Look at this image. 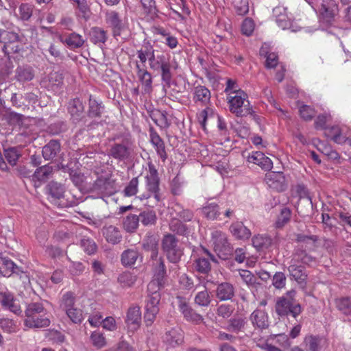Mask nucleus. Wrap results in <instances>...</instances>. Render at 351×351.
Listing matches in <instances>:
<instances>
[{
  "label": "nucleus",
  "instance_id": "63",
  "mask_svg": "<svg viewBox=\"0 0 351 351\" xmlns=\"http://www.w3.org/2000/svg\"><path fill=\"white\" fill-rule=\"evenodd\" d=\"M0 328L5 332L12 333L16 330V323L8 318L0 319Z\"/></svg>",
  "mask_w": 351,
  "mask_h": 351
},
{
  "label": "nucleus",
  "instance_id": "20",
  "mask_svg": "<svg viewBox=\"0 0 351 351\" xmlns=\"http://www.w3.org/2000/svg\"><path fill=\"white\" fill-rule=\"evenodd\" d=\"M338 12V7L334 0H326L322 4L320 14L323 19L328 23H330Z\"/></svg>",
  "mask_w": 351,
  "mask_h": 351
},
{
  "label": "nucleus",
  "instance_id": "58",
  "mask_svg": "<svg viewBox=\"0 0 351 351\" xmlns=\"http://www.w3.org/2000/svg\"><path fill=\"white\" fill-rule=\"evenodd\" d=\"M2 35L1 36L0 43L4 44L3 47H6L8 45H10L11 43H14L18 40L19 35L13 32H8L5 30L1 31Z\"/></svg>",
  "mask_w": 351,
  "mask_h": 351
},
{
  "label": "nucleus",
  "instance_id": "30",
  "mask_svg": "<svg viewBox=\"0 0 351 351\" xmlns=\"http://www.w3.org/2000/svg\"><path fill=\"white\" fill-rule=\"evenodd\" d=\"M193 101L206 106L210 103V91L204 86H197L194 88Z\"/></svg>",
  "mask_w": 351,
  "mask_h": 351
},
{
  "label": "nucleus",
  "instance_id": "17",
  "mask_svg": "<svg viewBox=\"0 0 351 351\" xmlns=\"http://www.w3.org/2000/svg\"><path fill=\"white\" fill-rule=\"evenodd\" d=\"M247 326V320L241 315H234L227 322L226 329L232 333L244 332Z\"/></svg>",
  "mask_w": 351,
  "mask_h": 351
},
{
  "label": "nucleus",
  "instance_id": "50",
  "mask_svg": "<svg viewBox=\"0 0 351 351\" xmlns=\"http://www.w3.org/2000/svg\"><path fill=\"white\" fill-rule=\"evenodd\" d=\"M136 280V276L131 272L126 271L121 274L118 277V282L123 287H132Z\"/></svg>",
  "mask_w": 351,
  "mask_h": 351
},
{
  "label": "nucleus",
  "instance_id": "61",
  "mask_svg": "<svg viewBox=\"0 0 351 351\" xmlns=\"http://www.w3.org/2000/svg\"><path fill=\"white\" fill-rule=\"evenodd\" d=\"M287 278L283 272H276L272 278V285L277 289H282L286 285Z\"/></svg>",
  "mask_w": 351,
  "mask_h": 351
},
{
  "label": "nucleus",
  "instance_id": "23",
  "mask_svg": "<svg viewBox=\"0 0 351 351\" xmlns=\"http://www.w3.org/2000/svg\"><path fill=\"white\" fill-rule=\"evenodd\" d=\"M35 76V71L28 64L19 66L15 70V79L19 82L32 81Z\"/></svg>",
  "mask_w": 351,
  "mask_h": 351
},
{
  "label": "nucleus",
  "instance_id": "14",
  "mask_svg": "<svg viewBox=\"0 0 351 351\" xmlns=\"http://www.w3.org/2000/svg\"><path fill=\"white\" fill-rule=\"evenodd\" d=\"M247 160L259 166L264 171H270L273 167L271 160L261 152H253L249 154Z\"/></svg>",
  "mask_w": 351,
  "mask_h": 351
},
{
  "label": "nucleus",
  "instance_id": "4",
  "mask_svg": "<svg viewBox=\"0 0 351 351\" xmlns=\"http://www.w3.org/2000/svg\"><path fill=\"white\" fill-rule=\"evenodd\" d=\"M179 241L170 233L164 235L162 239V249L167 258L172 263H178L183 255L182 249L178 245Z\"/></svg>",
  "mask_w": 351,
  "mask_h": 351
},
{
  "label": "nucleus",
  "instance_id": "22",
  "mask_svg": "<svg viewBox=\"0 0 351 351\" xmlns=\"http://www.w3.org/2000/svg\"><path fill=\"white\" fill-rule=\"evenodd\" d=\"M149 135L151 143L155 147L158 155L160 157L162 161H165L167 159V155L165 151V146L163 140L153 128L149 129Z\"/></svg>",
  "mask_w": 351,
  "mask_h": 351
},
{
  "label": "nucleus",
  "instance_id": "32",
  "mask_svg": "<svg viewBox=\"0 0 351 351\" xmlns=\"http://www.w3.org/2000/svg\"><path fill=\"white\" fill-rule=\"evenodd\" d=\"M230 230L232 235L238 239H247L252 234L250 230L242 222L233 223L230 227Z\"/></svg>",
  "mask_w": 351,
  "mask_h": 351
},
{
  "label": "nucleus",
  "instance_id": "27",
  "mask_svg": "<svg viewBox=\"0 0 351 351\" xmlns=\"http://www.w3.org/2000/svg\"><path fill=\"white\" fill-rule=\"evenodd\" d=\"M61 151L58 141L51 140L43 147L42 154L46 160H53Z\"/></svg>",
  "mask_w": 351,
  "mask_h": 351
},
{
  "label": "nucleus",
  "instance_id": "6",
  "mask_svg": "<svg viewBox=\"0 0 351 351\" xmlns=\"http://www.w3.org/2000/svg\"><path fill=\"white\" fill-rule=\"evenodd\" d=\"M146 188L147 192L142 195L140 198L148 199L153 196L157 202L160 200L159 191V178L158 172L153 165H149V173L145 177Z\"/></svg>",
  "mask_w": 351,
  "mask_h": 351
},
{
  "label": "nucleus",
  "instance_id": "35",
  "mask_svg": "<svg viewBox=\"0 0 351 351\" xmlns=\"http://www.w3.org/2000/svg\"><path fill=\"white\" fill-rule=\"evenodd\" d=\"M137 75L144 86V90L146 93H149L152 89V77L149 72L146 69L141 68L138 64H136Z\"/></svg>",
  "mask_w": 351,
  "mask_h": 351
},
{
  "label": "nucleus",
  "instance_id": "1",
  "mask_svg": "<svg viewBox=\"0 0 351 351\" xmlns=\"http://www.w3.org/2000/svg\"><path fill=\"white\" fill-rule=\"evenodd\" d=\"M296 292L288 291L281 297L277 298L275 304V312L281 317L289 316L296 319L302 313L300 304L295 300Z\"/></svg>",
  "mask_w": 351,
  "mask_h": 351
},
{
  "label": "nucleus",
  "instance_id": "43",
  "mask_svg": "<svg viewBox=\"0 0 351 351\" xmlns=\"http://www.w3.org/2000/svg\"><path fill=\"white\" fill-rule=\"evenodd\" d=\"M90 40L94 44L104 43L107 40V32L103 29L94 27L90 32Z\"/></svg>",
  "mask_w": 351,
  "mask_h": 351
},
{
  "label": "nucleus",
  "instance_id": "8",
  "mask_svg": "<svg viewBox=\"0 0 351 351\" xmlns=\"http://www.w3.org/2000/svg\"><path fill=\"white\" fill-rule=\"evenodd\" d=\"M210 261H217L214 256L208 250L202 247L199 257L194 261V269L199 273L207 274L211 269Z\"/></svg>",
  "mask_w": 351,
  "mask_h": 351
},
{
  "label": "nucleus",
  "instance_id": "48",
  "mask_svg": "<svg viewBox=\"0 0 351 351\" xmlns=\"http://www.w3.org/2000/svg\"><path fill=\"white\" fill-rule=\"evenodd\" d=\"M172 209L176 213L177 217L182 219L184 221H191L194 216L193 213L189 209H184L181 205L176 204Z\"/></svg>",
  "mask_w": 351,
  "mask_h": 351
},
{
  "label": "nucleus",
  "instance_id": "51",
  "mask_svg": "<svg viewBox=\"0 0 351 351\" xmlns=\"http://www.w3.org/2000/svg\"><path fill=\"white\" fill-rule=\"evenodd\" d=\"M165 280L153 278L147 285V294H160V291L165 287Z\"/></svg>",
  "mask_w": 351,
  "mask_h": 351
},
{
  "label": "nucleus",
  "instance_id": "53",
  "mask_svg": "<svg viewBox=\"0 0 351 351\" xmlns=\"http://www.w3.org/2000/svg\"><path fill=\"white\" fill-rule=\"evenodd\" d=\"M291 216V210L288 208H283L278 216L276 221V226L278 228L285 226V225L290 221Z\"/></svg>",
  "mask_w": 351,
  "mask_h": 351
},
{
  "label": "nucleus",
  "instance_id": "26",
  "mask_svg": "<svg viewBox=\"0 0 351 351\" xmlns=\"http://www.w3.org/2000/svg\"><path fill=\"white\" fill-rule=\"evenodd\" d=\"M2 265L5 268L4 274H6L10 272L11 274H15L19 276V278L23 280V283L29 282L28 276L19 267H18L12 260L8 258H2Z\"/></svg>",
  "mask_w": 351,
  "mask_h": 351
},
{
  "label": "nucleus",
  "instance_id": "16",
  "mask_svg": "<svg viewBox=\"0 0 351 351\" xmlns=\"http://www.w3.org/2000/svg\"><path fill=\"white\" fill-rule=\"evenodd\" d=\"M60 168L65 169V167L63 165H61V167L59 165L56 166H51L50 165L42 166L36 169L34 173L32 176L33 180L39 182H45L52 177L56 171H58Z\"/></svg>",
  "mask_w": 351,
  "mask_h": 351
},
{
  "label": "nucleus",
  "instance_id": "52",
  "mask_svg": "<svg viewBox=\"0 0 351 351\" xmlns=\"http://www.w3.org/2000/svg\"><path fill=\"white\" fill-rule=\"evenodd\" d=\"M329 134L331 138L337 143L341 144L347 141L348 136L342 134V129L338 126H333L329 130Z\"/></svg>",
  "mask_w": 351,
  "mask_h": 351
},
{
  "label": "nucleus",
  "instance_id": "34",
  "mask_svg": "<svg viewBox=\"0 0 351 351\" xmlns=\"http://www.w3.org/2000/svg\"><path fill=\"white\" fill-rule=\"evenodd\" d=\"M102 233L105 239L108 243L117 244L121 241V234L119 230L113 226L104 227Z\"/></svg>",
  "mask_w": 351,
  "mask_h": 351
},
{
  "label": "nucleus",
  "instance_id": "7",
  "mask_svg": "<svg viewBox=\"0 0 351 351\" xmlns=\"http://www.w3.org/2000/svg\"><path fill=\"white\" fill-rule=\"evenodd\" d=\"M90 191L98 195L110 196L115 193L117 187L115 182L108 175L99 176L92 184Z\"/></svg>",
  "mask_w": 351,
  "mask_h": 351
},
{
  "label": "nucleus",
  "instance_id": "24",
  "mask_svg": "<svg viewBox=\"0 0 351 351\" xmlns=\"http://www.w3.org/2000/svg\"><path fill=\"white\" fill-rule=\"evenodd\" d=\"M287 269L292 279L295 280L299 284L305 283L307 274L304 266L290 262Z\"/></svg>",
  "mask_w": 351,
  "mask_h": 351
},
{
  "label": "nucleus",
  "instance_id": "39",
  "mask_svg": "<svg viewBox=\"0 0 351 351\" xmlns=\"http://www.w3.org/2000/svg\"><path fill=\"white\" fill-rule=\"evenodd\" d=\"M139 257V253L136 250L128 249L123 252L121 254V263L124 266H133Z\"/></svg>",
  "mask_w": 351,
  "mask_h": 351
},
{
  "label": "nucleus",
  "instance_id": "40",
  "mask_svg": "<svg viewBox=\"0 0 351 351\" xmlns=\"http://www.w3.org/2000/svg\"><path fill=\"white\" fill-rule=\"evenodd\" d=\"M4 156L8 162L14 166L21 157V149L19 147H12L4 149Z\"/></svg>",
  "mask_w": 351,
  "mask_h": 351
},
{
  "label": "nucleus",
  "instance_id": "29",
  "mask_svg": "<svg viewBox=\"0 0 351 351\" xmlns=\"http://www.w3.org/2000/svg\"><path fill=\"white\" fill-rule=\"evenodd\" d=\"M106 21L112 28L114 36L120 34L123 25L118 12L115 11L107 12L106 13Z\"/></svg>",
  "mask_w": 351,
  "mask_h": 351
},
{
  "label": "nucleus",
  "instance_id": "49",
  "mask_svg": "<svg viewBox=\"0 0 351 351\" xmlns=\"http://www.w3.org/2000/svg\"><path fill=\"white\" fill-rule=\"evenodd\" d=\"M138 216L139 221H141L144 226L154 225L156 221V213L152 210H144Z\"/></svg>",
  "mask_w": 351,
  "mask_h": 351
},
{
  "label": "nucleus",
  "instance_id": "10",
  "mask_svg": "<svg viewBox=\"0 0 351 351\" xmlns=\"http://www.w3.org/2000/svg\"><path fill=\"white\" fill-rule=\"evenodd\" d=\"M125 323L128 329L132 332L137 330L141 323V311L137 305L129 307L126 313Z\"/></svg>",
  "mask_w": 351,
  "mask_h": 351
},
{
  "label": "nucleus",
  "instance_id": "41",
  "mask_svg": "<svg viewBox=\"0 0 351 351\" xmlns=\"http://www.w3.org/2000/svg\"><path fill=\"white\" fill-rule=\"evenodd\" d=\"M139 225V217L136 215L130 214L123 220V227L128 232H134Z\"/></svg>",
  "mask_w": 351,
  "mask_h": 351
},
{
  "label": "nucleus",
  "instance_id": "57",
  "mask_svg": "<svg viewBox=\"0 0 351 351\" xmlns=\"http://www.w3.org/2000/svg\"><path fill=\"white\" fill-rule=\"evenodd\" d=\"M184 317L189 322L199 324L204 321L203 317L197 313L195 310L190 307L187 311L182 313Z\"/></svg>",
  "mask_w": 351,
  "mask_h": 351
},
{
  "label": "nucleus",
  "instance_id": "45",
  "mask_svg": "<svg viewBox=\"0 0 351 351\" xmlns=\"http://www.w3.org/2000/svg\"><path fill=\"white\" fill-rule=\"evenodd\" d=\"M169 230L181 236H185L189 233L188 227L180 220L173 218L169 223Z\"/></svg>",
  "mask_w": 351,
  "mask_h": 351
},
{
  "label": "nucleus",
  "instance_id": "55",
  "mask_svg": "<svg viewBox=\"0 0 351 351\" xmlns=\"http://www.w3.org/2000/svg\"><path fill=\"white\" fill-rule=\"evenodd\" d=\"M337 308L343 314L348 315L351 313V298H341L336 300Z\"/></svg>",
  "mask_w": 351,
  "mask_h": 351
},
{
  "label": "nucleus",
  "instance_id": "38",
  "mask_svg": "<svg viewBox=\"0 0 351 351\" xmlns=\"http://www.w3.org/2000/svg\"><path fill=\"white\" fill-rule=\"evenodd\" d=\"M76 301V295L73 292L66 291L62 294L59 301L60 308L66 311V309H70L75 307Z\"/></svg>",
  "mask_w": 351,
  "mask_h": 351
},
{
  "label": "nucleus",
  "instance_id": "46",
  "mask_svg": "<svg viewBox=\"0 0 351 351\" xmlns=\"http://www.w3.org/2000/svg\"><path fill=\"white\" fill-rule=\"evenodd\" d=\"M103 108L101 102H98L96 99H93L92 97L90 96L88 110V116L89 117H100Z\"/></svg>",
  "mask_w": 351,
  "mask_h": 351
},
{
  "label": "nucleus",
  "instance_id": "2",
  "mask_svg": "<svg viewBox=\"0 0 351 351\" xmlns=\"http://www.w3.org/2000/svg\"><path fill=\"white\" fill-rule=\"evenodd\" d=\"M25 325L32 328L47 327L50 324L49 316L42 303L32 302L25 311Z\"/></svg>",
  "mask_w": 351,
  "mask_h": 351
},
{
  "label": "nucleus",
  "instance_id": "31",
  "mask_svg": "<svg viewBox=\"0 0 351 351\" xmlns=\"http://www.w3.org/2000/svg\"><path fill=\"white\" fill-rule=\"evenodd\" d=\"M286 8L283 6H277L273 9V14L276 17L278 25L282 29L290 27L291 21L286 13Z\"/></svg>",
  "mask_w": 351,
  "mask_h": 351
},
{
  "label": "nucleus",
  "instance_id": "12",
  "mask_svg": "<svg viewBox=\"0 0 351 351\" xmlns=\"http://www.w3.org/2000/svg\"><path fill=\"white\" fill-rule=\"evenodd\" d=\"M303 343L308 351H322L328 346V341L325 337L313 335H306Z\"/></svg>",
  "mask_w": 351,
  "mask_h": 351
},
{
  "label": "nucleus",
  "instance_id": "19",
  "mask_svg": "<svg viewBox=\"0 0 351 351\" xmlns=\"http://www.w3.org/2000/svg\"><path fill=\"white\" fill-rule=\"evenodd\" d=\"M130 154V149L125 143L113 144L108 153L110 157L120 161L128 159Z\"/></svg>",
  "mask_w": 351,
  "mask_h": 351
},
{
  "label": "nucleus",
  "instance_id": "33",
  "mask_svg": "<svg viewBox=\"0 0 351 351\" xmlns=\"http://www.w3.org/2000/svg\"><path fill=\"white\" fill-rule=\"evenodd\" d=\"M313 261V257L308 254L306 250L303 249L302 246H298L294 250L291 262L296 264L301 263L302 264L308 265Z\"/></svg>",
  "mask_w": 351,
  "mask_h": 351
},
{
  "label": "nucleus",
  "instance_id": "60",
  "mask_svg": "<svg viewBox=\"0 0 351 351\" xmlns=\"http://www.w3.org/2000/svg\"><path fill=\"white\" fill-rule=\"evenodd\" d=\"M80 245L83 250L90 255L94 254L97 250L95 243L89 238H83L80 241Z\"/></svg>",
  "mask_w": 351,
  "mask_h": 351
},
{
  "label": "nucleus",
  "instance_id": "54",
  "mask_svg": "<svg viewBox=\"0 0 351 351\" xmlns=\"http://www.w3.org/2000/svg\"><path fill=\"white\" fill-rule=\"evenodd\" d=\"M166 273L167 270L164 259L162 257H160L156 260V263H155V273L154 278H158L161 280H165Z\"/></svg>",
  "mask_w": 351,
  "mask_h": 351
},
{
  "label": "nucleus",
  "instance_id": "21",
  "mask_svg": "<svg viewBox=\"0 0 351 351\" xmlns=\"http://www.w3.org/2000/svg\"><path fill=\"white\" fill-rule=\"evenodd\" d=\"M197 291L194 298V303L199 306L208 307L212 302V296L205 285L199 284L195 286Z\"/></svg>",
  "mask_w": 351,
  "mask_h": 351
},
{
  "label": "nucleus",
  "instance_id": "62",
  "mask_svg": "<svg viewBox=\"0 0 351 351\" xmlns=\"http://www.w3.org/2000/svg\"><path fill=\"white\" fill-rule=\"evenodd\" d=\"M23 49V42L21 38H19L16 42L11 43L6 47H3V52L10 55V53H19Z\"/></svg>",
  "mask_w": 351,
  "mask_h": 351
},
{
  "label": "nucleus",
  "instance_id": "42",
  "mask_svg": "<svg viewBox=\"0 0 351 351\" xmlns=\"http://www.w3.org/2000/svg\"><path fill=\"white\" fill-rule=\"evenodd\" d=\"M84 39L77 33H71L65 37L64 43L71 49L81 47L84 43Z\"/></svg>",
  "mask_w": 351,
  "mask_h": 351
},
{
  "label": "nucleus",
  "instance_id": "15",
  "mask_svg": "<svg viewBox=\"0 0 351 351\" xmlns=\"http://www.w3.org/2000/svg\"><path fill=\"white\" fill-rule=\"evenodd\" d=\"M265 180L270 188L278 191L285 189V178L282 172L270 171L265 175Z\"/></svg>",
  "mask_w": 351,
  "mask_h": 351
},
{
  "label": "nucleus",
  "instance_id": "28",
  "mask_svg": "<svg viewBox=\"0 0 351 351\" xmlns=\"http://www.w3.org/2000/svg\"><path fill=\"white\" fill-rule=\"evenodd\" d=\"M183 338V334L180 330L172 328L165 332L163 336V341L173 348L181 345Z\"/></svg>",
  "mask_w": 351,
  "mask_h": 351
},
{
  "label": "nucleus",
  "instance_id": "3",
  "mask_svg": "<svg viewBox=\"0 0 351 351\" xmlns=\"http://www.w3.org/2000/svg\"><path fill=\"white\" fill-rule=\"evenodd\" d=\"M248 96L243 90L231 92L227 95L230 111L237 117H243L252 113Z\"/></svg>",
  "mask_w": 351,
  "mask_h": 351
},
{
  "label": "nucleus",
  "instance_id": "44",
  "mask_svg": "<svg viewBox=\"0 0 351 351\" xmlns=\"http://www.w3.org/2000/svg\"><path fill=\"white\" fill-rule=\"evenodd\" d=\"M47 190L51 197L56 199L63 197L65 191L63 185L56 182H51L47 185Z\"/></svg>",
  "mask_w": 351,
  "mask_h": 351
},
{
  "label": "nucleus",
  "instance_id": "36",
  "mask_svg": "<svg viewBox=\"0 0 351 351\" xmlns=\"http://www.w3.org/2000/svg\"><path fill=\"white\" fill-rule=\"evenodd\" d=\"M203 215L210 220L219 219L221 220V213L219 207L215 203H206V204L202 208Z\"/></svg>",
  "mask_w": 351,
  "mask_h": 351
},
{
  "label": "nucleus",
  "instance_id": "25",
  "mask_svg": "<svg viewBox=\"0 0 351 351\" xmlns=\"http://www.w3.org/2000/svg\"><path fill=\"white\" fill-rule=\"evenodd\" d=\"M75 10L76 14L87 21L91 16L90 5L86 0H69Z\"/></svg>",
  "mask_w": 351,
  "mask_h": 351
},
{
  "label": "nucleus",
  "instance_id": "37",
  "mask_svg": "<svg viewBox=\"0 0 351 351\" xmlns=\"http://www.w3.org/2000/svg\"><path fill=\"white\" fill-rule=\"evenodd\" d=\"M271 244V238L266 234H258L252 238V245L257 250L268 249Z\"/></svg>",
  "mask_w": 351,
  "mask_h": 351
},
{
  "label": "nucleus",
  "instance_id": "9",
  "mask_svg": "<svg viewBox=\"0 0 351 351\" xmlns=\"http://www.w3.org/2000/svg\"><path fill=\"white\" fill-rule=\"evenodd\" d=\"M0 303L3 308L8 309L17 315H20L22 313L19 301L16 300L10 292H0Z\"/></svg>",
  "mask_w": 351,
  "mask_h": 351
},
{
  "label": "nucleus",
  "instance_id": "18",
  "mask_svg": "<svg viewBox=\"0 0 351 351\" xmlns=\"http://www.w3.org/2000/svg\"><path fill=\"white\" fill-rule=\"evenodd\" d=\"M234 295L235 288L231 283L224 282L217 285L215 295L219 301L231 300Z\"/></svg>",
  "mask_w": 351,
  "mask_h": 351
},
{
  "label": "nucleus",
  "instance_id": "64",
  "mask_svg": "<svg viewBox=\"0 0 351 351\" xmlns=\"http://www.w3.org/2000/svg\"><path fill=\"white\" fill-rule=\"evenodd\" d=\"M233 311L234 308L231 305L223 304L217 307V315L224 319H227L232 315Z\"/></svg>",
  "mask_w": 351,
  "mask_h": 351
},
{
  "label": "nucleus",
  "instance_id": "5",
  "mask_svg": "<svg viewBox=\"0 0 351 351\" xmlns=\"http://www.w3.org/2000/svg\"><path fill=\"white\" fill-rule=\"evenodd\" d=\"M211 237L214 250L220 258L226 259L232 254L233 248L224 232L215 230L212 232Z\"/></svg>",
  "mask_w": 351,
  "mask_h": 351
},
{
  "label": "nucleus",
  "instance_id": "13",
  "mask_svg": "<svg viewBox=\"0 0 351 351\" xmlns=\"http://www.w3.org/2000/svg\"><path fill=\"white\" fill-rule=\"evenodd\" d=\"M250 321L252 326L260 330L268 328L269 326L268 314L261 309H255L250 315Z\"/></svg>",
  "mask_w": 351,
  "mask_h": 351
},
{
  "label": "nucleus",
  "instance_id": "56",
  "mask_svg": "<svg viewBox=\"0 0 351 351\" xmlns=\"http://www.w3.org/2000/svg\"><path fill=\"white\" fill-rule=\"evenodd\" d=\"M33 13V7L29 3H22L19 7V18L22 21H28Z\"/></svg>",
  "mask_w": 351,
  "mask_h": 351
},
{
  "label": "nucleus",
  "instance_id": "47",
  "mask_svg": "<svg viewBox=\"0 0 351 351\" xmlns=\"http://www.w3.org/2000/svg\"><path fill=\"white\" fill-rule=\"evenodd\" d=\"M64 312L68 318L74 324H80L84 319L82 310L77 306L66 309Z\"/></svg>",
  "mask_w": 351,
  "mask_h": 351
},
{
  "label": "nucleus",
  "instance_id": "59",
  "mask_svg": "<svg viewBox=\"0 0 351 351\" xmlns=\"http://www.w3.org/2000/svg\"><path fill=\"white\" fill-rule=\"evenodd\" d=\"M159 70H160L162 81L165 82L167 86H169L172 79L169 61L164 64Z\"/></svg>",
  "mask_w": 351,
  "mask_h": 351
},
{
  "label": "nucleus",
  "instance_id": "11",
  "mask_svg": "<svg viewBox=\"0 0 351 351\" xmlns=\"http://www.w3.org/2000/svg\"><path fill=\"white\" fill-rule=\"evenodd\" d=\"M67 110L73 122L78 123L84 117V105L80 98L71 99L67 104Z\"/></svg>",
  "mask_w": 351,
  "mask_h": 351
}]
</instances>
